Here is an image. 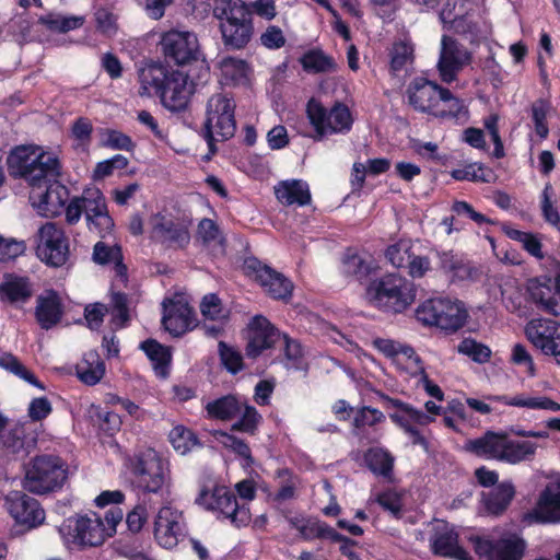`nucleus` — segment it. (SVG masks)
Segmentation results:
<instances>
[{"label":"nucleus","mask_w":560,"mask_h":560,"mask_svg":"<svg viewBox=\"0 0 560 560\" xmlns=\"http://www.w3.org/2000/svg\"><path fill=\"white\" fill-rule=\"evenodd\" d=\"M384 421L385 416L381 410L371 406H362L355 410L352 425L355 429H363L365 427H374Z\"/></svg>","instance_id":"052dcab7"},{"label":"nucleus","mask_w":560,"mask_h":560,"mask_svg":"<svg viewBox=\"0 0 560 560\" xmlns=\"http://www.w3.org/2000/svg\"><path fill=\"white\" fill-rule=\"evenodd\" d=\"M219 358L222 366L232 375H236L244 369L242 353L225 341H219Z\"/></svg>","instance_id":"6e6d98bb"},{"label":"nucleus","mask_w":560,"mask_h":560,"mask_svg":"<svg viewBox=\"0 0 560 560\" xmlns=\"http://www.w3.org/2000/svg\"><path fill=\"white\" fill-rule=\"evenodd\" d=\"M458 542V534L446 525L434 532L430 539V547L433 555L447 558Z\"/></svg>","instance_id":"49530a36"},{"label":"nucleus","mask_w":560,"mask_h":560,"mask_svg":"<svg viewBox=\"0 0 560 560\" xmlns=\"http://www.w3.org/2000/svg\"><path fill=\"white\" fill-rule=\"evenodd\" d=\"M129 165V160L122 154H115L110 159L96 163L94 168V178L104 179L114 174L115 171L125 170Z\"/></svg>","instance_id":"e2e57ef3"},{"label":"nucleus","mask_w":560,"mask_h":560,"mask_svg":"<svg viewBox=\"0 0 560 560\" xmlns=\"http://www.w3.org/2000/svg\"><path fill=\"white\" fill-rule=\"evenodd\" d=\"M508 435L509 433L504 431L494 432L489 430L482 436L470 440L468 442V450L477 456L502 462Z\"/></svg>","instance_id":"c85d7f7f"},{"label":"nucleus","mask_w":560,"mask_h":560,"mask_svg":"<svg viewBox=\"0 0 560 560\" xmlns=\"http://www.w3.org/2000/svg\"><path fill=\"white\" fill-rule=\"evenodd\" d=\"M283 354L287 365L300 370L304 363V349L298 339L291 338L288 334L282 332Z\"/></svg>","instance_id":"4d7b16f0"},{"label":"nucleus","mask_w":560,"mask_h":560,"mask_svg":"<svg viewBox=\"0 0 560 560\" xmlns=\"http://www.w3.org/2000/svg\"><path fill=\"white\" fill-rule=\"evenodd\" d=\"M281 336L282 331L266 316H253L246 327V358L257 360L265 351L273 349L281 340Z\"/></svg>","instance_id":"a211bd4d"},{"label":"nucleus","mask_w":560,"mask_h":560,"mask_svg":"<svg viewBox=\"0 0 560 560\" xmlns=\"http://www.w3.org/2000/svg\"><path fill=\"white\" fill-rule=\"evenodd\" d=\"M440 270L451 282H475L481 278V270L472 261L453 250L436 252Z\"/></svg>","instance_id":"393cba45"},{"label":"nucleus","mask_w":560,"mask_h":560,"mask_svg":"<svg viewBox=\"0 0 560 560\" xmlns=\"http://www.w3.org/2000/svg\"><path fill=\"white\" fill-rule=\"evenodd\" d=\"M106 138L103 140V145L112 150H124L133 152L136 143L130 136L116 129H107Z\"/></svg>","instance_id":"0e129e2a"},{"label":"nucleus","mask_w":560,"mask_h":560,"mask_svg":"<svg viewBox=\"0 0 560 560\" xmlns=\"http://www.w3.org/2000/svg\"><path fill=\"white\" fill-rule=\"evenodd\" d=\"M162 325L174 337H180L192 328L194 310L184 301L168 300L163 303Z\"/></svg>","instance_id":"bb28decb"},{"label":"nucleus","mask_w":560,"mask_h":560,"mask_svg":"<svg viewBox=\"0 0 560 560\" xmlns=\"http://www.w3.org/2000/svg\"><path fill=\"white\" fill-rule=\"evenodd\" d=\"M515 497V487L511 481H502L489 492L482 493V503L488 514L502 515Z\"/></svg>","instance_id":"f704fd0d"},{"label":"nucleus","mask_w":560,"mask_h":560,"mask_svg":"<svg viewBox=\"0 0 560 560\" xmlns=\"http://www.w3.org/2000/svg\"><path fill=\"white\" fill-rule=\"evenodd\" d=\"M32 296L30 281L25 277H14L0 283V300L11 304L25 303Z\"/></svg>","instance_id":"a19ab883"},{"label":"nucleus","mask_w":560,"mask_h":560,"mask_svg":"<svg viewBox=\"0 0 560 560\" xmlns=\"http://www.w3.org/2000/svg\"><path fill=\"white\" fill-rule=\"evenodd\" d=\"M235 101L228 94H213L207 102L202 136L209 151L217 152L215 142L231 139L236 131Z\"/></svg>","instance_id":"6e6552de"},{"label":"nucleus","mask_w":560,"mask_h":560,"mask_svg":"<svg viewBox=\"0 0 560 560\" xmlns=\"http://www.w3.org/2000/svg\"><path fill=\"white\" fill-rule=\"evenodd\" d=\"M78 378L85 385L93 386L100 383L105 375V362L96 350L84 353L83 359L75 366Z\"/></svg>","instance_id":"e433bc0d"},{"label":"nucleus","mask_w":560,"mask_h":560,"mask_svg":"<svg viewBox=\"0 0 560 560\" xmlns=\"http://www.w3.org/2000/svg\"><path fill=\"white\" fill-rule=\"evenodd\" d=\"M63 315L65 304L58 291L48 289L37 295L34 317L42 329L55 328L61 323Z\"/></svg>","instance_id":"a878e982"},{"label":"nucleus","mask_w":560,"mask_h":560,"mask_svg":"<svg viewBox=\"0 0 560 560\" xmlns=\"http://www.w3.org/2000/svg\"><path fill=\"white\" fill-rule=\"evenodd\" d=\"M59 533L68 547L80 549L101 546L110 536L103 518L95 512L67 517L60 525Z\"/></svg>","instance_id":"9b49d317"},{"label":"nucleus","mask_w":560,"mask_h":560,"mask_svg":"<svg viewBox=\"0 0 560 560\" xmlns=\"http://www.w3.org/2000/svg\"><path fill=\"white\" fill-rule=\"evenodd\" d=\"M182 512L171 506H162L154 520V539L165 549L175 548L185 536Z\"/></svg>","instance_id":"aec40b11"},{"label":"nucleus","mask_w":560,"mask_h":560,"mask_svg":"<svg viewBox=\"0 0 560 560\" xmlns=\"http://www.w3.org/2000/svg\"><path fill=\"white\" fill-rule=\"evenodd\" d=\"M505 235L513 241L522 244L523 248L537 259L544 258L542 244L540 240L530 232H523L516 229H506Z\"/></svg>","instance_id":"5fc2aeb1"},{"label":"nucleus","mask_w":560,"mask_h":560,"mask_svg":"<svg viewBox=\"0 0 560 560\" xmlns=\"http://www.w3.org/2000/svg\"><path fill=\"white\" fill-rule=\"evenodd\" d=\"M10 177L21 179L33 190L44 189L38 207L58 213L69 200V189L59 182L62 163L52 151L35 144H21L12 148L7 156Z\"/></svg>","instance_id":"f03ea898"},{"label":"nucleus","mask_w":560,"mask_h":560,"mask_svg":"<svg viewBox=\"0 0 560 560\" xmlns=\"http://www.w3.org/2000/svg\"><path fill=\"white\" fill-rule=\"evenodd\" d=\"M474 550L486 560H522L526 541L515 533H508L498 539L476 536L471 539Z\"/></svg>","instance_id":"dca6fc26"},{"label":"nucleus","mask_w":560,"mask_h":560,"mask_svg":"<svg viewBox=\"0 0 560 560\" xmlns=\"http://www.w3.org/2000/svg\"><path fill=\"white\" fill-rule=\"evenodd\" d=\"M413 252L412 241L400 238L387 246L385 258L396 269L405 270Z\"/></svg>","instance_id":"de8ad7c7"},{"label":"nucleus","mask_w":560,"mask_h":560,"mask_svg":"<svg viewBox=\"0 0 560 560\" xmlns=\"http://www.w3.org/2000/svg\"><path fill=\"white\" fill-rule=\"evenodd\" d=\"M158 47L165 63L150 61L139 70V93L158 96L166 109L183 113L196 88L208 81L209 63L194 32L166 31L161 35Z\"/></svg>","instance_id":"f257e3e1"},{"label":"nucleus","mask_w":560,"mask_h":560,"mask_svg":"<svg viewBox=\"0 0 560 560\" xmlns=\"http://www.w3.org/2000/svg\"><path fill=\"white\" fill-rule=\"evenodd\" d=\"M213 16L219 20V28L225 47L243 49L254 35L253 12L243 0H215Z\"/></svg>","instance_id":"7ed1b4c3"},{"label":"nucleus","mask_w":560,"mask_h":560,"mask_svg":"<svg viewBox=\"0 0 560 560\" xmlns=\"http://www.w3.org/2000/svg\"><path fill=\"white\" fill-rule=\"evenodd\" d=\"M129 471L132 488L142 494H162L171 480L168 462L151 447L130 458Z\"/></svg>","instance_id":"39448f33"},{"label":"nucleus","mask_w":560,"mask_h":560,"mask_svg":"<svg viewBox=\"0 0 560 560\" xmlns=\"http://www.w3.org/2000/svg\"><path fill=\"white\" fill-rule=\"evenodd\" d=\"M527 291L530 300L538 308L552 315L559 314V303L557 301V291L551 285L550 278L530 279L527 284Z\"/></svg>","instance_id":"473e14b6"},{"label":"nucleus","mask_w":560,"mask_h":560,"mask_svg":"<svg viewBox=\"0 0 560 560\" xmlns=\"http://www.w3.org/2000/svg\"><path fill=\"white\" fill-rule=\"evenodd\" d=\"M168 438L174 450L182 455L187 454L195 446L201 445L195 432L184 425L174 427Z\"/></svg>","instance_id":"603ef678"},{"label":"nucleus","mask_w":560,"mask_h":560,"mask_svg":"<svg viewBox=\"0 0 560 560\" xmlns=\"http://www.w3.org/2000/svg\"><path fill=\"white\" fill-rule=\"evenodd\" d=\"M471 60L469 51L464 49L456 39L443 35L442 51L438 63L441 80L452 83L456 80L458 72Z\"/></svg>","instance_id":"5701e85b"},{"label":"nucleus","mask_w":560,"mask_h":560,"mask_svg":"<svg viewBox=\"0 0 560 560\" xmlns=\"http://www.w3.org/2000/svg\"><path fill=\"white\" fill-rule=\"evenodd\" d=\"M68 477V465L57 455L35 456L25 474L24 488L32 493L45 494L61 489Z\"/></svg>","instance_id":"1a4fd4ad"},{"label":"nucleus","mask_w":560,"mask_h":560,"mask_svg":"<svg viewBox=\"0 0 560 560\" xmlns=\"http://www.w3.org/2000/svg\"><path fill=\"white\" fill-rule=\"evenodd\" d=\"M214 436L217 439H221L224 447L229 448L236 456L242 458L245 463V466H252L254 464L252 450L246 441L223 430L215 431Z\"/></svg>","instance_id":"3c124183"},{"label":"nucleus","mask_w":560,"mask_h":560,"mask_svg":"<svg viewBox=\"0 0 560 560\" xmlns=\"http://www.w3.org/2000/svg\"><path fill=\"white\" fill-rule=\"evenodd\" d=\"M243 271L247 277L254 278L273 300L287 301L292 296L293 283L256 257L244 260Z\"/></svg>","instance_id":"f3484780"},{"label":"nucleus","mask_w":560,"mask_h":560,"mask_svg":"<svg viewBox=\"0 0 560 560\" xmlns=\"http://www.w3.org/2000/svg\"><path fill=\"white\" fill-rule=\"evenodd\" d=\"M94 198L90 201V208L86 215V222L90 230L97 233H109L114 228V220L108 213L106 199L98 188H92Z\"/></svg>","instance_id":"2f4dec72"},{"label":"nucleus","mask_w":560,"mask_h":560,"mask_svg":"<svg viewBox=\"0 0 560 560\" xmlns=\"http://www.w3.org/2000/svg\"><path fill=\"white\" fill-rule=\"evenodd\" d=\"M468 317L464 303L447 298L425 300L416 308V318L424 326H435L446 332L460 329Z\"/></svg>","instance_id":"9d476101"},{"label":"nucleus","mask_w":560,"mask_h":560,"mask_svg":"<svg viewBox=\"0 0 560 560\" xmlns=\"http://www.w3.org/2000/svg\"><path fill=\"white\" fill-rule=\"evenodd\" d=\"M305 113L313 127V132L308 137L315 142H320L332 135L348 133L354 121L350 108L339 101L327 108L312 97L306 104Z\"/></svg>","instance_id":"0eeeda50"},{"label":"nucleus","mask_w":560,"mask_h":560,"mask_svg":"<svg viewBox=\"0 0 560 560\" xmlns=\"http://www.w3.org/2000/svg\"><path fill=\"white\" fill-rule=\"evenodd\" d=\"M535 513L544 523H560V478L549 482L540 492Z\"/></svg>","instance_id":"c756f323"},{"label":"nucleus","mask_w":560,"mask_h":560,"mask_svg":"<svg viewBox=\"0 0 560 560\" xmlns=\"http://www.w3.org/2000/svg\"><path fill=\"white\" fill-rule=\"evenodd\" d=\"M206 418L210 420L231 421L238 418L231 425L232 432H242L255 435L262 420L256 407L247 404L237 394H226L208 401L205 406Z\"/></svg>","instance_id":"423d86ee"},{"label":"nucleus","mask_w":560,"mask_h":560,"mask_svg":"<svg viewBox=\"0 0 560 560\" xmlns=\"http://www.w3.org/2000/svg\"><path fill=\"white\" fill-rule=\"evenodd\" d=\"M0 368L5 371L14 374L15 376L24 380L28 384L39 388L45 389L44 384L36 377V375L31 372L16 355L11 352H2L0 354Z\"/></svg>","instance_id":"a18cd8bd"},{"label":"nucleus","mask_w":560,"mask_h":560,"mask_svg":"<svg viewBox=\"0 0 560 560\" xmlns=\"http://www.w3.org/2000/svg\"><path fill=\"white\" fill-rule=\"evenodd\" d=\"M415 283L397 272H388L370 281L366 298L376 308L392 314L405 312L416 300Z\"/></svg>","instance_id":"20e7f679"},{"label":"nucleus","mask_w":560,"mask_h":560,"mask_svg":"<svg viewBox=\"0 0 560 560\" xmlns=\"http://www.w3.org/2000/svg\"><path fill=\"white\" fill-rule=\"evenodd\" d=\"M538 448L537 443L532 441H516L508 436L505 453L502 454V462L516 465L522 462L532 460Z\"/></svg>","instance_id":"79ce46f5"},{"label":"nucleus","mask_w":560,"mask_h":560,"mask_svg":"<svg viewBox=\"0 0 560 560\" xmlns=\"http://www.w3.org/2000/svg\"><path fill=\"white\" fill-rule=\"evenodd\" d=\"M408 102L418 112L434 116L441 102L453 98L447 88L422 77L415 78L407 89Z\"/></svg>","instance_id":"6ab92c4d"},{"label":"nucleus","mask_w":560,"mask_h":560,"mask_svg":"<svg viewBox=\"0 0 560 560\" xmlns=\"http://www.w3.org/2000/svg\"><path fill=\"white\" fill-rule=\"evenodd\" d=\"M122 248L118 244L108 245L104 242H97L93 247V261L101 266H106L121 258Z\"/></svg>","instance_id":"680f3d73"},{"label":"nucleus","mask_w":560,"mask_h":560,"mask_svg":"<svg viewBox=\"0 0 560 560\" xmlns=\"http://www.w3.org/2000/svg\"><path fill=\"white\" fill-rule=\"evenodd\" d=\"M376 264L373 259L360 255L355 249L349 247L341 258V273L351 281L359 283L366 282L376 271Z\"/></svg>","instance_id":"cd10ccee"},{"label":"nucleus","mask_w":560,"mask_h":560,"mask_svg":"<svg viewBox=\"0 0 560 560\" xmlns=\"http://www.w3.org/2000/svg\"><path fill=\"white\" fill-rule=\"evenodd\" d=\"M300 535L304 540L329 539L341 540L342 534L338 533L335 528L325 522L306 520L300 528Z\"/></svg>","instance_id":"8fccbe9b"},{"label":"nucleus","mask_w":560,"mask_h":560,"mask_svg":"<svg viewBox=\"0 0 560 560\" xmlns=\"http://www.w3.org/2000/svg\"><path fill=\"white\" fill-rule=\"evenodd\" d=\"M37 257L47 266L58 268L69 259V240L61 226L46 222L38 231Z\"/></svg>","instance_id":"2eb2a0df"},{"label":"nucleus","mask_w":560,"mask_h":560,"mask_svg":"<svg viewBox=\"0 0 560 560\" xmlns=\"http://www.w3.org/2000/svg\"><path fill=\"white\" fill-rule=\"evenodd\" d=\"M36 445L37 433L28 422H9L0 431V446L11 454L27 456Z\"/></svg>","instance_id":"4be33fe9"},{"label":"nucleus","mask_w":560,"mask_h":560,"mask_svg":"<svg viewBox=\"0 0 560 560\" xmlns=\"http://www.w3.org/2000/svg\"><path fill=\"white\" fill-rule=\"evenodd\" d=\"M551 102L548 98L540 97L532 103L530 117L534 124L535 133L540 140L546 139L549 135L547 117L551 112Z\"/></svg>","instance_id":"09e8293b"},{"label":"nucleus","mask_w":560,"mask_h":560,"mask_svg":"<svg viewBox=\"0 0 560 560\" xmlns=\"http://www.w3.org/2000/svg\"><path fill=\"white\" fill-rule=\"evenodd\" d=\"M93 125L88 117L77 118L71 126V136L81 145L90 144L92 140Z\"/></svg>","instance_id":"774afa93"},{"label":"nucleus","mask_w":560,"mask_h":560,"mask_svg":"<svg viewBox=\"0 0 560 560\" xmlns=\"http://www.w3.org/2000/svg\"><path fill=\"white\" fill-rule=\"evenodd\" d=\"M432 269L429 256L412 253L409 262L405 269L411 279H421Z\"/></svg>","instance_id":"69168bd1"},{"label":"nucleus","mask_w":560,"mask_h":560,"mask_svg":"<svg viewBox=\"0 0 560 560\" xmlns=\"http://www.w3.org/2000/svg\"><path fill=\"white\" fill-rule=\"evenodd\" d=\"M91 192L92 188H86L83 190L81 196L73 197L68 203H66L63 208L67 223L73 225L79 222L83 213L85 217L88 215L90 201L94 198Z\"/></svg>","instance_id":"864d4df0"},{"label":"nucleus","mask_w":560,"mask_h":560,"mask_svg":"<svg viewBox=\"0 0 560 560\" xmlns=\"http://www.w3.org/2000/svg\"><path fill=\"white\" fill-rule=\"evenodd\" d=\"M389 73L397 77L400 72H407L415 61V48L412 44L399 40L393 44L389 50Z\"/></svg>","instance_id":"ea45409f"},{"label":"nucleus","mask_w":560,"mask_h":560,"mask_svg":"<svg viewBox=\"0 0 560 560\" xmlns=\"http://www.w3.org/2000/svg\"><path fill=\"white\" fill-rule=\"evenodd\" d=\"M221 75L225 84L245 86L249 83V65L238 58L224 57L220 61Z\"/></svg>","instance_id":"58836bf2"},{"label":"nucleus","mask_w":560,"mask_h":560,"mask_svg":"<svg viewBox=\"0 0 560 560\" xmlns=\"http://www.w3.org/2000/svg\"><path fill=\"white\" fill-rule=\"evenodd\" d=\"M200 311L203 317L211 320L224 317L222 302L215 293H209L202 298Z\"/></svg>","instance_id":"338daca9"},{"label":"nucleus","mask_w":560,"mask_h":560,"mask_svg":"<svg viewBox=\"0 0 560 560\" xmlns=\"http://www.w3.org/2000/svg\"><path fill=\"white\" fill-rule=\"evenodd\" d=\"M494 399L506 406L522 407L528 409H542L551 411H560V404L549 397H525L524 395H516L509 397L506 395L495 396Z\"/></svg>","instance_id":"c03bdc74"},{"label":"nucleus","mask_w":560,"mask_h":560,"mask_svg":"<svg viewBox=\"0 0 560 560\" xmlns=\"http://www.w3.org/2000/svg\"><path fill=\"white\" fill-rule=\"evenodd\" d=\"M149 224L153 243L166 248L184 249L190 242L189 223L172 213H153Z\"/></svg>","instance_id":"ddd939ff"},{"label":"nucleus","mask_w":560,"mask_h":560,"mask_svg":"<svg viewBox=\"0 0 560 560\" xmlns=\"http://www.w3.org/2000/svg\"><path fill=\"white\" fill-rule=\"evenodd\" d=\"M363 463L374 476L382 477L388 482L394 480L395 457L388 450L380 446L369 447L363 453Z\"/></svg>","instance_id":"7c9ffc66"},{"label":"nucleus","mask_w":560,"mask_h":560,"mask_svg":"<svg viewBox=\"0 0 560 560\" xmlns=\"http://www.w3.org/2000/svg\"><path fill=\"white\" fill-rule=\"evenodd\" d=\"M276 198L285 206H307L311 200L308 184L302 179L281 180L275 187Z\"/></svg>","instance_id":"72a5a7b5"},{"label":"nucleus","mask_w":560,"mask_h":560,"mask_svg":"<svg viewBox=\"0 0 560 560\" xmlns=\"http://www.w3.org/2000/svg\"><path fill=\"white\" fill-rule=\"evenodd\" d=\"M458 352L468 355L477 363H486L491 358V350L488 346L470 338L464 339L458 345Z\"/></svg>","instance_id":"bf43d9fd"},{"label":"nucleus","mask_w":560,"mask_h":560,"mask_svg":"<svg viewBox=\"0 0 560 560\" xmlns=\"http://www.w3.org/2000/svg\"><path fill=\"white\" fill-rule=\"evenodd\" d=\"M378 396L383 402L384 408L396 409L395 412L389 413V419L410 435L413 445H420L427 450L429 446L428 440L422 435L419 429L410 423V421L419 425H427L434 419L422 410H419L412 405L398 398L390 397L384 393H378Z\"/></svg>","instance_id":"4468645a"},{"label":"nucleus","mask_w":560,"mask_h":560,"mask_svg":"<svg viewBox=\"0 0 560 560\" xmlns=\"http://www.w3.org/2000/svg\"><path fill=\"white\" fill-rule=\"evenodd\" d=\"M375 501L385 511L389 512L395 518L401 517L402 514V495L394 489H386L380 492Z\"/></svg>","instance_id":"13d9d810"},{"label":"nucleus","mask_w":560,"mask_h":560,"mask_svg":"<svg viewBox=\"0 0 560 560\" xmlns=\"http://www.w3.org/2000/svg\"><path fill=\"white\" fill-rule=\"evenodd\" d=\"M195 502L215 513L218 518L230 520L238 528L247 526L252 520L247 504H240L236 494L225 486H214L212 490L202 488Z\"/></svg>","instance_id":"f8f14e48"},{"label":"nucleus","mask_w":560,"mask_h":560,"mask_svg":"<svg viewBox=\"0 0 560 560\" xmlns=\"http://www.w3.org/2000/svg\"><path fill=\"white\" fill-rule=\"evenodd\" d=\"M5 505L10 515L20 524L31 527L42 524L45 512L39 502L22 491H12L5 497Z\"/></svg>","instance_id":"b1692460"},{"label":"nucleus","mask_w":560,"mask_h":560,"mask_svg":"<svg viewBox=\"0 0 560 560\" xmlns=\"http://www.w3.org/2000/svg\"><path fill=\"white\" fill-rule=\"evenodd\" d=\"M452 177L456 180L472 183H494L498 178L495 172L482 163H469L460 168L453 170Z\"/></svg>","instance_id":"37998d69"},{"label":"nucleus","mask_w":560,"mask_h":560,"mask_svg":"<svg viewBox=\"0 0 560 560\" xmlns=\"http://www.w3.org/2000/svg\"><path fill=\"white\" fill-rule=\"evenodd\" d=\"M527 339L560 365V324L550 319L532 320L525 329Z\"/></svg>","instance_id":"412c9836"},{"label":"nucleus","mask_w":560,"mask_h":560,"mask_svg":"<svg viewBox=\"0 0 560 560\" xmlns=\"http://www.w3.org/2000/svg\"><path fill=\"white\" fill-rule=\"evenodd\" d=\"M299 62L306 73H331L336 72L338 65L334 57L327 55L322 48L314 47L305 51Z\"/></svg>","instance_id":"4c0bfd02"},{"label":"nucleus","mask_w":560,"mask_h":560,"mask_svg":"<svg viewBox=\"0 0 560 560\" xmlns=\"http://www.w3.org/2000/svg\"><path fill=\"white\" fill-rule=\"evenodd\" d=\"M140 349L151 361L155 376L161 380L167 378L172 363L171 349L151 338L142 341Z\"/></svg>","instance_id":"c9c22d12"}]
</instances>
